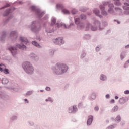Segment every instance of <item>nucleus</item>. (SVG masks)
<instances>
[{"label":"nucleus","instance_id":"19","mask_svg":"<svg viewBox=\"0 0 129 129\" xmlns=\"http://www.w3.org/2000/svg\"><path fill=\"white\" fill-rule=\"evenodd\" d=\"M29 57L32 59V60H34V61H39V56H37L34 53H30L29 54Z\"/></svg>","mask_w":129,"mask_h":129},{"label":"nucleus","instance_id":"49","mask_svg":"<svg viewBox=\"0 0 129 129\" xmlns=\"http://www.w3.org/2000/svg\"><path fill=\"white\" fill-rule=\"evenodd\" d=\"M55 53V51L54 50H50L49 52V55L50 56H51V57H53V56H54V53Z\"/></svg>","mask_w":129,"mask_h":129},{"label":"nucleus","instance_id":"29","mask_svg":"<svg viewBox=\"0 0 129 129\" xmlns=\"http://www.w3.org/2000/svg\"><path fill=\"white\" fill-rule=\"evenodd\" d=\"M2 83L4 85L9 83V80L6 78H3L2 80Z\"/></svg>","mask_w":129,"mask_h":129},{"label":"nucleus","instance_id":"23","mask_svg":"<svg viewBox=\"0 0 129 129\" xmlns=\"http://www.w3.org/2000/svg\"><path fill=\"white\" fill-rule=\"evenodd\" d=\"M60 26L61 27H64L65 29H69V28H70V27H72V26H74V23H70L69 25L66 26V24L61 23Z\"/></svg>","mask_w":129,"mask_h":129},{"label":"nucleus","instance_id":"53","mask_svg":"<svg viewBox=\"0 0 129 129\" xmlns=\"http://www.w3.org/2000/svg\"><path fill=\"white\" fill-rule=\"evenodd\" d=\"M34 129H40V126L38 124H36L34 125Z\"/></svg>","mask_w":129,"mask_h":129},{"label":"nucleus","instance_id":"10","mask_svg":"<svg viewBox=\"0 0 129 129\" xmlns=\"http://www.w3.org/2000/svg\"><path fill=\"white\" fill-rule=\"evenodd\" d=\"M124 6H123V9L125 10L123 12L124 15L128 16L129 15V3L125 2L124 3Z\"/></svg>","mask_w":129,"mask_h":129},{"label":"nucleus","instance_id":"27","mask_svg":"<svg viewBox=\"0 0 129 129\" xmlns=\"http://www.w3.org/2000/svg\"><path fill=\"white\" fill-rule=\"evenodd\" d=\"M57 22V19L55 17H52L51 19V23L50 26L53 27V26H55L56 25V22Z\"/></svg>","mask_w":129,"mask_h":129},{"label":"nucleus","instance_id":"35","mask_svg":"<svg viewBox=\"0 0 129 129\" xmlns=\"http://www.w3.org/2000/svg\"><path fill=\"white\" fill-rule=\"evenodd\" d=\"M86 56V53H85V51H83L82 53L81 54L80 58L81 59H84Z\"/></svg>","mask_w":129,"mask_h":129},{"label":"nucleus","instance_id":"26","mask_svg":"<svg viewBox=\"0 0 129 129\" xmlns=\"http://www.w3.org/2000/svg\"><path fill=\"white\" fill-rule=\"evenodd\" d=\"M0 98L2 99H8L9 98V96L6 95L4 93H0Z\"/></svg>","mask_w":129,"mask_h":129},{"label":"nucleus","instance_id":"18","mask_svg":"<svg viewBox=\"0 0 129 129\" xmlns=\"http://www.w3.org/2000/svg\"><path fill=\"white\" fill-rule=\"evenodd\" d=\"M93 122V116L90 115L88 116V118L87 121V125L89 126L92 124V122Z\"/></svg>","mask_w":129,"mask_h":129},{"label":"nucleus","instance_id":"13","mask_svg":"<svg viewBox=\"0 0 129 129\" xmlns=\"http://www.w3.org/2000/svg\"><path fill=\"white\" fill-rule=\"evenodd\" d=\"M10 38L12 41H16L17 40V38H18V34H17L16 31H12L10 33Z\"/></svg>","mask_w":129,"mask_h":129},{"label":"nucleus","instance_id":"42","mask_svg":"<svg viewBox=\"0 0 129 129\" xmlns=\"http://www.w3.org/2000/svg\"><path fill=\"white\" fill-rule=\"evenodd\" d=\"M84 38L86 40H90L91 36L90 34H85Z\"/></svg>","mask_w":129,"mask_h":129},{"label":"nucleus","instance_id":"41","mask_svg":"<svg viewBox=\"0 0 129 129\" xmlns=\"http://www.w3.org/2000/svg\"><path fill=\"white\" fill-rule=\"evenodd\" d=\"M27 124H28L29 126H34L35 123L32 121H28L27 122Z\"/></svg>","mask_w":129,"mask_h":129},{"label":"nucleus","instance_id":"4","mask_svg":"<svg viewBox=\"0 0 129 129\" xmlns=\"http://www.w3.org/2000/svg\"><path fill=\"white\" fill-rule=\"evenodd\" d=\"M41 22L38 21H33L31 24L29 26L31 31L33 33H39L41 31Z\"/></svg>","mask_w":129,"mask_h":129},{"label":"nucleus","instance_id":"6","mask_svg":"<svg viewBox=\"0 0 129 129\" xmlns=\"http://www.w3.org/2000/svg\"><path fill=\"white\" fill-rule=\"evenodd\" d=\"M75 24L77 25V28L79 30H82V29H84V23L81 22L80 18H77L75 19Z\"/></svg>","mask_w":129,"mask_h":129},{"label":"nucleus","instance_id":"63","mask_svg":"<svg viewBox=\"0 0 129 129\" xmlns=\"http://www.w3.org/2000/svg\"><path fill=\"white\" fill-rule=\"evenodd\" d=\"M115 10L116 11H118V10H121V9H120V8H119V7H115Z\"/></svg>","mask_w":129,"mask_h":129},{"label":"nucleus","instance_id":"11","mask_svg":"<svg viewBox=\"0 0 129 129\" xmlns=\"http://www.w3.org/2000/svg\"><path fill=\"white\" fill-rule=\"evenodd\" d=\"M16 10L15 7H10L8 9H7L5 12V13L3 14L4 17H8V15L11 13L14 12V10Z\"/></svg>","mask_w":129,"mask_h":129},{"label":"nucleus","instance_id":"58","mask_svg":"<svg viewBox=\"0 0 129 129\" xmlns=\"http://www.w3.org/2000/svg\"><path fill=\"white\" fill-rule=\"evenodd\" d=\"M125 124V122L124 121H122L120 122V125H121V126H123V125H124Z\"/></svg>","mask_w":129,"mask_h":129},{"label":"nucleus","instance_id":"7","mask_svg":"<svg viewBox=\"0 0 129 129\" xmlns=\"http://www.w3.org/2000/svg\"><path fill=\"white\" fill-rule=\"evenodd\" d=\"M52 42L55 45H58L59 46H61V45H63L65 43V41L64 39H63V37H58L55 39H53L52 40Z\"/></svg>","mask_w":129,"mask_h":129},{"label":"nucleus","instance_id":"16","mask_svg":"<svg viewBox=\"0 0 129 129\" xmlns=\"http://www.w3.org/2000/svg\"><path fill=\"white\" fill-rule=\"evenodd\" d=\"M99 8L101 11V14L103 15V16H106L108 14L107 12L105 11V6L102 5H99Z\"/></svg>","mask_w":129,"mask_h":129},{"label":"nucleus","instance_id":"56","mask_svg":"<svg viewBox=\"0 0 129 129\" xmlns=\"http://www.w3.org/2000/svg\"><path fill=\"white\" fill-rule=\"evenodd\" d=\"M128 67V63L127 61L124 64V68H127Z\"/></svg>","mask_w":129,"mask_h":129},{"label":"nucleus","instance_id":"37","mask_svg":"<svg viewBox=\"0 0 129 129\" xmlns=\"http://www.w3.org/2000/svg\"><path fill=\"white\" fill-rule=\"evenodd\" d=\"M34 91H28L25 94V96H30V95H32L33 94Z\"/></svg>","mask_w":129,"mask_h":129},{"label":"nucleus","instance_id":"62","mask_svg":"<svg viewBox=\"0 0 129 129\" xmlns=\"http://www.w3.org/2000/svg\"><path fill=\"white\" fill-rule=\"evenodd\" d=\"M114 22H116L118 24V25H120V21H118V20H117L116 19H114Z\"/></svg>","mask_w":129,"mask_h":129},{"label":"nucleus","instance_id":"50","mask_svg":"<svg viewBox=\"0 0 129 129\" xmlns=\"http://www.w3.org/2000/svg\"><path fill=\"white\" fill-rule=\"evenodd\" d=\"M3 66H4V67H6V66L3 63H0V71L1 72H3V70L4 69L3 68Z\"/></svg>","mask_w":129,"mask_h":129},{"label":"nucleus","instance_id":"48","mask_svg":"<svg viewBox=\"0 0 129 129\" xmlns=\"http://www.w3.org/2000/svg\"><path fill=\"white\" fill-rule=\"evenodd\" d=\"M45 32L46 33H49V34H51V33H52V31H51V28H45Z\"/></svg>","mask_w":129,"mask_h":129},{"label":"nucleus","instance_id":"30","mask_svg":"<svg viewBox=\"0 0 129 129\" xmlns=\"http://www.w3.org/2000/svg\"><path fill=\"white\" fill-rule=\"evenodd\" d=\"M32 45H34V46H35L36 47H37V48H41L42 47L41 46V45H40L39 44V43H38V42H37V41H32Z\"/></svg>","mask_w":129,"mask_h":129},{"label":"nucleus","instance_id":"15","mask_svg":"<svg viewBox=\"0 0 129 129\" xmlns=\"http://www.w3.org/2000/svg\"><path fill=\"white\" fill-rule=\"evenodd\" d=\"M94 25H95V26L94 27H96L97 29V28H99V31H103V30L104 29L101 27H100V22L99 21H98V20H95L94 22Z\"/></svg>","mask_w":129,"mask_h":129},{"label":"nucleus","instance_id":"61","mask_svg":"<svg viewBox=\"0 0 129 129\" xmlns=\"http://www.w3.org/2000/svg\"><path fill=\"white\" fill-rule=\"evenodd\" d=\"M124 94H126V95L129 94V90H127L124 91Z\"/></svg>","mask_w":129,"mask_h":129},{"label":"nucleus","instance_id":"33","mask_svg":"<svg viewBox=\"0 0 129 129\" xmlns=\"http://www.w3.org/2000/svg\"><path fill=\"white\" fill-rule=\"evenodd\" d=\"M121 121V117H120V116L119 115L117 116L115 119V121H117L118 123L120 122Z\"/></svg>","mask_w":129,"mask_h":129},{"label":"nucleus","instance_id":"39","mask_svg":"<svg viewBox=\"0 0 129 129\" xmlns=\"http://www.w3.org/2000/svg\"><path fill=\"white\" fill-rule=\"evenodd\" d=\"M80 19H81V20H86V15L83 14H81L80 15Z\"/></svg>","mask_w":129,"mask_h":129},{"label":"nucleus","instance_id":"31","mask_svg":"<svg viewBox=\"0 0 129 129\" xmlns=\"http://www.w3.org/2000/svg\"><path fill=\"white\" fill-rule=\"evenodd\" d=\"M114 1V5L115 6H121V3H120V0H113Z\"/></svg>","mask_w":129,"mask_h":129},{"label":"nucleus","instance_id":"44","mask_svg":"<svg viewBox=\"0 0 129 129\" xmlns=\"http://www.w3.org/2000/svg\"><path fill=\"white\" fill-rule=\"evenodd\" d=\"M80 11L81 12H83V13H85V12H86V11H87V8H85V7H81L80 9Z\"/></svg>","mask_w":129,"mask_h":129},{"label":"nucleus","instance_id":"45","mask_svg":"<svg viewBox=\"0 0 129 129\" xmlns=\"http://www.w3.org/2000/svg\"><path fill=\"white\" fill-rule=\"evenodd\" d=\"M78 10H77V9H73L72 10V15H76V14L77 13H78Z\"/></svg>","mask_w":129,"mask_h":129},{"label":"nucleus","instance_id":"24","mask_svg":"<svg viewBox=\"0 0 129 129\" xmlns=\"http://www.w3.org/2000/svg\"><path fill=\"white\" fill-rule=\"evenodd\" d=\"M96 99V94L95 93L93 92L91 94L90 96V100H95Z\"/></svg>","mask_w":129,"mask_h":129},{"label":"nucleus","instance_id":"21","mask_svg":"<svg viewBox=\"0 0 129 129\" xmlns=\"http://www.w3.org/2000/svg\"><path fill=\"white\" fill-rule=\"evenodd\" d=\"M93 13L95 14V15H96V16H97V17H99V18H100V19L102 18V15H100V11H99V10L97 9H94L93 10Z\"/></svg>","mask_w":129,"mask_h":129},{"label":"nucleus","instance_id":"28","mask_svg":"<svg viewBox=\"0 0 129 129\" xmlns=\"http://www.w3.org/2000/svg\"><path fill=\"white\" fill-rule=\"evenodd\" d=\"M125 57H126V54L125 53V51H123L121 53V54L120 55V60L121 61H123V59H124V58H125Z\"/></svg>","mask_w":129,"mask_h":129},{"label":"nucleus","instance_id":"20","mask_svg":"<svg viewBox=\"0 0 129 129\" xmlns=\"http://www.w3.org/2000/svg\"><path fill=\"white\" fill-rule=\"evenodd\" d=\"M19 40L21 43H25V45H27L29 43V40L25 37L20 36Z\"/></svg>","mask_w":129,"mask_h":129},{"label":"nucleus","instance_id":"34","mask_svg":"<svg viewBox=\"0 0 129 129\" xmlns=\"http://www.w3.org/2000/svg\"><path fill=\"white\" fill-rule=\"evenodd\" d=\"M3 72H4V73H5V74H10V71L7 68L3 69Z\"/></svg>","mask_w":129,"mask_h":129},{"label":"nucleus","instance_id":"14","mask_svg":"<svg viewBox=\"0 0 129 129\" xmlns=\"http://www.w3.org/2000/svg\"><path fill=\"white\" fill-rule=\"evenodd\" d=\"M129 98L127 97H123L122 98H120L119 99V103L122 105L123 104H124V103H126L127 101H128Z\"/></svg>","mask_w":129,"mask_h":129},{"label":"nucleus","instance_id":"25","mask_svg":"<svg viewBox=\"0 0 129 129\" xmlns=\"http://www.w3.org/2000/svg\"><path fill=\"white\" fill-rule=\"evenodd\" d=\"M6 36H7V33L5 31H3L2 32V34L1 36L0 37V41H4Z\"/></svg>","mask_w":129,"mask_h":129},{"label":"nucleus","instance_id":"38","mask_svg":"<svg viewBox=\"0 0 129 129\" xmlns=\"http://www.w3.org/2000/svg\"><path fill=\"white\" fill-rule=\"evenodd\" d=\"M8 7H11V4L10 3H6L5 6L3 7H1V10H3V9H6V8H8Z\"/></svg>","mask_w":129,"mask_h":129},{"label":"nucleus","instance_id":"5","mask_svg":"<svg viewBox=\"0 0 129 129\" xmlns=\"http://www.w3.org/2000/svg\"><path fill=\"white\" fill-rule=\"evenodd\" d=\"M22 68L27 74L30 75L34 73V68L29 61H25L22 64Z\"/></svg>","mask_w":129,"mask_h":129},{"label":"nucleus","instance_id":"59","mask_svg":"<svg viewBox=\"0 0 129 129\" xmlns=\"http://www.w3.org/2000/svg\"><path fill=\"white\" fill-rule=\"evenodd\" d=\"M45 90H46L47 91H50L51 90V88H50L49 87H46L45 88Z\"/></svg>","mask_w":129,"mask_h":129},{"label":"nucleus","instance_id":"60","mask_svg":"<svg viewBox=\"0 0 129 129\" xmlns=\"http://www.w3.org/2000/svg\"><path fill=\"white\" fill-rule=\"evenodd\" d=\"M105 97L107 99H109L110 98V95L109 94H106Z\"/></svg>","mask_w":129,"mask_h":129},{"label":"nucleus","instance_id":"9","mask_svg":"<svg viewBox=\"0 0 129 129\" xmlns=\"http://www.w3.org/2000/svg\"><path fill=\"white\" fill-rule=\"evenodd\" d=\"M56 9L57 10H62V12L63 13V14H70V12L68 10L64 8V6L62 4H58L56 5Z\"/></svg>","mask_w":129,"mask_h":129},{"label":"nucleus","instance_id":"54","mask_svg":"<svg viewBox=\"0 0 129 129\" xmlns=\"http://www.w3.org/2000/svg\"><path fill=\"white\" fill-rule=\"evenodd\" d=\"M83 106V104H82V102L79 103L78 104V107L79 108H81Z\"/></svg>","mask_w":129,"mask_h":129},{"label":"nucleus","instance_id":"64","mask_svg":"<svg viewBox=\"0 0 129 129\" xmlns=\"http://www.w3.org/2000/svg\"><path fill=\"white\" fill-rule=\"evenodd\" d=\"M89 60L88 59V58H85V62L86 63H88Z\"/></svg>","mask_w":129,"mask_h":129},{"label":"nucleus","instance_id":"3","mask_svg":"<svg viewBox=\"0 0 129 129\" xmlns=\"http://www.w3.org/2000/svg\"><path fill=\"white\" fill-rule=\"evenodd\" d=\"M17 48H18V49H20V50L27 49V46L25 44L21 45L20 44H16V46L12 45L8 46L7 47V50L11 52V53L13 57H15V56L17 55V53L18 52V49Z\"/></svg>","mask_w":129,"mask_h":129},{"label":"nucleus","instance_id":"46","mask_svg":"<svg viewBox=\"0 0 129 129\" xmlns=\"http://www.w3.org/2000/svg\"><path fill=\"white\" fill-rule=\"evenodd\" d=\"M108 25V23H107V22L105 21H103L102 22V25L103 27H107Z\"/></svg>","mask_w":129,"mask_h":129},{"label":"nucleus","instance_id":"47","mask_svg":"<svg viewBox=\"0 0 129 129\" xmlns=\"http://www.w3.org/2000/svg\"><path fill=\"white\" fill-rule=\"evenodd\" d=\"M101 45H98L96 47V52H99V51L101 50Z\"/></svg>","mask_w":129,"mask_h":129},{"label":"nucleus","instance_id":"8","mask_svg":"<svg viewBox=\"0 0 129 129\" xmlns=\"http://www.w3.org/2000/svg\"><path fill=\"white\" fill-rule=\"evenodd\" d=\"M68 111L70 114H75L78 111V108L76 105L71 106L68 108Z\"/></svg>","mask_w":129,"mask_h":129},{"label":"nucleus","instance_id":"17","mask_svg":"<svg viewBox=\"0 0 129 129\" xmlns=\"http://www.w3.org/2000/svg\"><path fill=\"white\" fill-rule=\"evenodd\" d=\"M108 13L109 14H113L114 13V10H113V8H114V5L112 3H110L108 5Z\"/></svg>","mask_w":129,"mask_h":129},{"label":"nucleus","instance_id":"57","mask_svg":"<svg viewBox=\"0 0 129 129\" xmlns=\"http://www.w3.org/2000/svg\"><path fill=\"white\" fill-rule=\"evenodd\" d=\"M110 103H111V104H114V103H115V100L114 99H112L110 101Z\"/></svg>","mask_w":129,"mask_h":129},{"label":"nucleus","instance_id":"43","mask_svg":"<svg viewBox=\"0 0 129 129\" xmlns=\"http://www.w3.org/2000/svg\"><path fill=\"white\" fill-rule=\"evenodd\" d=\"M45 101L46 102H48V101H49L51 103H53V102H54V100H53L51 97H49L48 99H45Z\"/></svg>","mask_w":129,"mask_h":129},{"label":"nucleus","instance_id":"52","mask_svg":"<svg viewBox=\"0 0 129 129\" xmlns=\"http://www.w3.org/2000/svg\"><path fill=\"white\" fill-rule=\"evenodd\" d=\"M9 19H7L4 22V26H5V25H7V24H8V23H9Z\"/></svg>","mask_w":129,"mask_h":129},{"label":"nucleus","instance_id":"36","mask_svg":"<svg viewBox=\"0 0 129 129\" xmlns=\"http://www.w3.org/2000/svg\"><path fill=\"white\" fill-rule=\"evenodd\" d=\"M11 120L12 121H15V120H17L18 119V116L17 115H13L10 118Z\"/></svg>","mask_w":129,"mask_h":129},{"label":"nucleus","instance_id":"22","mask_svg":"<svg viewBox=\"0 0 129 129\" xmlns=\"http://www.w3.org/2000/svg\"><path fill=\"white\" fill-rule=\"evenodd\" d=\"M99 79L101 81L105 82L107 81V76L104 74H101L99 77Z\"/></svg>","mask_w":129,"mask_h":129},{"label":"nucleus","instance_id":"55","mask_svg":"<svg viewBox=\"0 0 129 129\" xmlns=\"http://www.w3.org/2000/svg\"><path fill=\"white\" fill-rule=\"evenodd\" d=\"M94 110L95 111H98V110H99V107L98 106H95L94 107Z\"/></svg>","mask_w":129,"mask_h":129},{"label":"nucleus","instance_id":"51","mask_svg":"<svg viewBox=\"0 0 129 129\" xmlns=\"http://www.w3.org/2000/svg\"><path fill=\"white\" fill-rule=\"evenodd\" d=\"M103 6H107L110 3V2H103Z\"/></svg>","mask_w":129,"mask_h":129},{"label":"nucleus","instance_id":"32","mask_svg":"<svg viewBox=\"0 0 129 129\" xmlns=\"http://www.w3.org/2000/svg\"><path fill=\"white\" fill-rule=\"evenodd\" d=\"M116 126H117V125L116 124H113V125H109L106 129H114L115 127H116Z\"/></svg>","mask_w":129,"mask_h":129},{"label":"nucleus","instance_id":"1","mask_svg":"<svg viewBox=\"0 0 129 129\" xmlns=\"http://www.w3.org/2000/svg\"><path fill=\"white\" fill-rule=\"evenodd\" d=\"M53 73L55 75H62L68 71V66L62 63H57L55 66L52 67Z\"/></svg>","mask_w":129,"mask_h":129},{"label":"nucleus","instance_id":"12","mask_svg":"<svg viewBox=\"0 0 129 129\" xmlns=\"http://www.w3.org/2000/svg\"><path fill=\"white\" fill-rule=\"evenodd\" d=\"M89 29H91L93 32H95V31H97V27L92 26L90 23H88L86 26V31H88Z\"/></svg>","mask_w":129,"mask_h":129},{"label":"nucleus","instance_id":"40","mask_svg":"<svg viewBox=\"0 0 129 129\" xmlns=\"http://www.w3.org/2000/svg\"><path fill=\"white\" fill-rule=\"evenodd\" d=\"M119 107L117 105H115L112 109V111L113 112H116L118 110Z\"/></svg>","mask_w":129,"mask_h":129},{"label":"nucleus","instance_id":"2","mask_svg":"<svg viewBox=\"0 0 129 129\" xmlns=\"http://www.w3.org/2000/svg\"><path fill=\"white\" fill-rule=\"evenodd\" d=\"M30 9L31 10V12H34L35 13V15H36L37 18H38L39 19V21L41 23H44V20L45 21H47L49 19V15L46 14L44 16L43 19H41L44 15L46 14V12L45 11H42L40 9V8H37V7L35 5H32L30 6Z\"/></svg>","mask_w":129,"mask_h":129}]
</instances>
